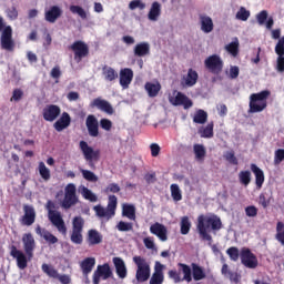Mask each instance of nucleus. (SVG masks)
Returning a JSON list of instances; mask_svg holds the SVG:
<instances>
[{
	"mask_svg": "<svg viewBox=\"0 0 284 284\" xmlns=\"http://www.w3.org/2000/svg\"><path fill=\"white\" fill-rule=\"evenodd\" d=\"M23 250L19 251L17 246H11L10 255L17 260V266L19 270H26L28 267V261H32L34 257V250H37V241L32 233H24L22 235Z\"/></svg>",
	"mask_w": 284,
	"mask_h": 284,
	"instance_id": "obj_1",
	"label": "nucleus"
},
{
	"mask_svg": "<svg viewBox=\"0 0 284 284\" xmlns=\"http://www.w3.org/2000/svg\"><path fill=\"white\" fill-rule=\"evenodd\" d=\"M223 227V222L217 215H199L196 230L202 241H212V235L207 232H219Z\"/></svg>",
	"mask_w": 284,
	"mask_h": 284,
	"instance_id": "obj_2",
	"label": "nucleus"
},
{
	"mask_svg": "<svg viewBox=\"0 0 284 284\" xmlns=\"http://www.w3.org/2000/svg\"><path fill=\"white\" fill-rule=\"evenodd\" d=\"M45 210L51 225H53L62 236H68V226L65 225L63 215H61V212L57 211V205L52 200L47 202Z\"/></svg>",
	"mask_w": 284,
	"mask_h": 284,
	"instance_id": "obj_3",
	"label": "nucleus"
},
{
	"mask_svg": "<svg viewBox=\"0 0 284 284\" xmlns=\"http://www.w3.org/2000/svg\"><path fill=\"white\" fill-rule=\"evenodd\" d=\"M119 205V199L116 195H109L108 197V205L104 207L101 204L93 206V211L98 219H104V221H110L116 216V207Z\"/></svg>",
	"mask_w": 284,
	"mask_h": 284,
	"instance_id": "obj_4",
	"label": "nucleus"
},
{
	"mask_svg": "<svg viewBox=\"0 0 284 284\" xmlns=\"http://www.w3.org/2000/svg\"><path fill=\"white\" fill-rule=\"evenodd\" d=\"M133 263L136 265L135 278L138 283H145V281H150V276L152 274L150 262L141 255H135L133 256Z\"/></svg>",
	"mask_w": 284,
	"mask_h": 284,
	"instance_id": "obj_5",
	"label": "nucleus"
},
{
	"mask_svg": "<svg viewBox=\"0 0 284 284\" xmlns=\"http://www.w3.org/2000/svg\"><path fill=\"white\" fill-rule=\"evenodd\" d=\"M271 92L267 90H264L260 93H253L250 97V110L251 114H254L256 112H263L265 108H267V99L270 97Z\"/></svg>",
	"mask_w": 284,
	"mask_h": 284,
	"instance_id": "obj_6",
	"label": "nucleus"
},
{
	"mask_svg": "<svg viewBox=\"0 0 284 284\" xmlns=\"http://www.w3.org/2000/svg\"><path fill=\"white\" fill-rule=\"evenodd\" d=\"M83 227H85V220L81 216L73 217L70 240L74 245H81L83 243Z\"/></svg>",
	"mask_w": 284,
	"mask_h": 284,
	"instance_id": "obj_7",
	"label": "nucleus"
},
{
	"mask_svg": "<svg viewBox=\"0 0 284 284\" xmlns=\"http://www.w3.org/2000/svg\"><path fill=\"white\" fill-rule=\"evenodd\" d=\"M240 258L242 265L248 270H256V267H258V257H256L255 254L252 253V250L248 247H243L241 250Z\"/></svg>",
	"mask_w": 284,
	"mask_h": 284,
	"instance_id": "obj_8",
	"label": "nucleus"
},
{
	"mask_svg": "<svg viewBox=\"0 0 284 284\" xmlns=\"http://www.w3.org/2000/svg\"><path fill=\"white\" fill-rule=\"evenodd\" d=\"M79 203V197H77V186L72 183L64 187V199L62 201V207L64 210H70L72 205Z\"/></svg>",
	"mask_w": 284,
	"mask_h": 284,
	"instance_id": "obj_9",
	"label": "nucleus"
},
{
	"mask_svg": "<svg viewBox=\"0 0 284 284\" xmlns=\"http://www.w3.org/2000/svg\"><path fill=\"white\" fill-rule=\"evenodd\" d=\"M80 149L85 161H89L90 168H94V163L92 161H99V159H101V151L92 149L88 143H80Z\"/></svg>",
	"mask_w": 284,
	"mask_h": 284,
	"instance_id": "obj_10",
	"label": "nucleus"
},
{
	"mask_svg": "<svg viewBox=\"0 0 284 284\" xmlns=\"http://www.w3.org/2000/svg\"><path fill=\"white\" fill-rule=\"evenodd\" d=\"M23 212L24 214L20 220L21 225H26L27 227L34 225V221H37V211L34 210V206L24 204Z\"/></svg>",
	"mask_w": 284,
	"mask_h": 284,
	"instance_id": "obj_11",
	"label": "nucleus"
},
{
	"mask_svg": "<svg viewBox=\"0 0 284 284\" xmlns=\"http://www.w3.org/2000/svg\"><path fill=\"white\" fill-rule=\"evenodd\" d=\"M101 276L103 281H108L112 276V268H110V264L104 263L103 265H98L97 271L93 273V284L101 283Z\"/></svg>",
	"mask_w": 284,
	"mask_h": 284,
	"instance_id": "obj_12",
	"label": "nucleus"
},
{
	"mask_svg": "<svg viewBox=\"0 0 284 284\" xmlns=\"http://www.w3.org/2000/svg\"><path fill=\"white\" fill-rule=\"evenodd\" d=\"M204 64L207 68V70H210V72H212L213 74H219V72L223 70V60H221V57L216 54L209 57L204 61Z\"/></svg>",
	"mask_w": 284,
	"mask_h": 284,
	"instance_id": "obj_13",
	"label": "nucleus"
},
{
	"mask_svg": "<svg viewBox=\"0 0 284 284\" xmlns=\"http://www.w3.org/2000/svg\"><path fill=\"white\" fill-rule=\"evenodd\" d=\"M1 48L12 52L14 50V41L12 40V28L6 27L1 34Z\"/></svg>",
	"mask_w": 284,
	"mask_h": 284,
	"instance_id": "obj_14",
	"label": "nucleus"
},
{
	"mask_svg": "<svg viewBox=\"0 0 284 284\" xmlns=\"http://www.w3.org/2000/svg\"><path fill=\"white\" fill-rule=\"evenodd\" d=\"M70 48L74 51V59L78 60V63L90 54V49L83 41H75Z\"/></svg>",
	"mask_w": 284,
	"mask_h": 284,
	"instance_id": "obj_15",
	"label": "nucleus"
},
{
	"mask_svg": "<svg viewBox=\"0 0 284 284\" xmlns=\"http://www.w3.org/2000/svg\"><path fill=\"white\" fill-rule=\"evenodd\" d=\"M61 114V108L55 104H49L43 109V119L44 121H57L59 115Z\"/></svg>",
	"mask_w": 284,
	"mask_h": 284,
	"instance_id": "obj_16",
	"label": "nucleus"
},
{
	"mask_svg": "<svg viewBox=\"0 0 284 284\" xmlns=\"http://www.w3.org/2000/svg\"><path fill=\"white\" fill-rule=\"evenodd\" d=\"M275 52L278 55L276 61L277 72H284V37H282L275 45Z\"/></svg>",
	"mask_w": 284,
	"mask_h": 284,
	"instance_id": "obj_17",
	"label": "nucleus"
},
{
	"mask_svg": "<svg viewBox=\"0 0 284 284\" xmlns=\"http://www.w3.org/2000/svg\"><path fill=\"white\" fill-rule=\"evenodd\" d=\"M172 105H183L184 110H190L192 108L193 102L185 94L178 92L175 97L169 99Z\"/></svg>",
	"mask_w": 284,
	"mask_h": 284,
	"instance_id": "obj_18",
	"label": "nucleus"
},
{
	"mask_svg": "<svg viewBox=\"0 0 284 284\" xmlns=\"http://www.w3.org/2000/svg\"><path fill=\"white\" fill-rule=\"evenodd\" d=\"M151 234H154V236H158L160 241L165 242L168 241V227L165 225L155 222L150 226Z\"/></svg>",
	"mask_w": 284,
	"mask_h": 284,
	"instance_id": "obj_19",
	"label": "nucleus"
},
{
	"mask_svg": "<svg viewBox=\"0 0 284 284\" xmlns=\"http://www.w3.org/2000/svg\"><path fill=\"white\" fill-rule=\"evenodd\" d=\"M91 108H98V110H101L106 114H114V108H112V104H110V102L101 98L94 99L91 102Z\"/></svg>",
	"mask_w": 284,
	"mask_h": 284,
	"instance_id": "obj_20",
	"label": "nucleus"
},
{
	"mask_svg": "<svg viewBox=\"0 0 284 284\" xmlns=\"http://www.w3.org/2000/svg\"><path fill=\"white\" fill-rule=\"evenodd\" d=\"M112 261L115 267V274L119 278H128V266L125 265V261L121 257H113Z\"/></svg>",
	"mask_w": 284,
	"mask_h": 284,
	"instance_id": "obj_21",
	"label": "nucleus"
},
{
	"mask_svg": "<svg viewBox=\"0 0 284 284\" xmlns=\"http://www.w3.org/2000/svg\"><path fill=\"white\" fill-rule=\"evenodd\" d=\"M36 233L41 236L42 239L45 240V243H48L49 245H54L57 243H59V237L55 236L54 234H52L50 231L42 229L41 226H37L36 227Z\"/></svg>",
	"mask_w": 284,
	"mask_h": 284,
	"instance_id": "obj_22",
	"label": "nucleus"
},
{
	"mask_svg": "<svg viewBox=\"0 0 284 284\" xmlns=\"http://www.w3.org/2000/svg\"><path fill=\"white\" fill-rule=\"evenodd\" d=\"M62 14L63 10H61L58 6H53L44 12V19L48 21V23H57V19H59Z\"/></svg>",
	"mask_w": 284,
	"mask_h": 284,
	"instance_id": "obj_23",
	"label": "nucleus"
},
{
	"mask_svg": "<svg viewBox=\"0 0 284 284\" xmlns=\"http://www.w3.org/2000/svg\"><path fill=\"white\" fill-rule=\"evenodd\" d=\"M85 125L90 136H99V120H97V116L88 115Z\"/></svg>",
	"mask_w": 284,
	"mask_h": 284,
	"instance_id": "obj_24",
	"label": "nucleus"
},
{
	"mask_svg": "<svg viewBox=\"0 0 284 284\" xmlns=\"http://www.w3.org/2000/svg\"><path fill=\"white\" fill-rule=\"evenodd\" d=\"M200 28L205 34H210L214 30V21L205 14H200Z\"/></svg>",
	"mask_w": 284,
	"mask_h": 284,
	"instance_id": "obj_25",
	"label": "nucleus"
},
{
	"mask_svg": "<svg viewBox=\"0 0 284 284\" xmlns=\"http://www.w3.org/2000/svg\"><path fill=\"white\" fill-rule=\"evenodd\" d=\"M133 78L134 72H132L131 69L120 71V85H122L123 90H128V88H130V83H132Z\"/></svg>",
	"mask_w": 284,
	"mask_h": 284,
	"instance_id": "obj_26",
	"label": "nucleus"
},
{
	"mask_svg": "<svg viewBox=\"0 0 284 284\" xmlns=\"http://www.w3.org/2000/svg\"><path fill=\"white\" fill-rule=\"evenodd\" d=\"M251 172H253L255 176V185L257 190H261V187H263V184L265 183V173L256 164H251Z\"/></svg>",
	"mask_w": 284,
	"mask_h": 284,
	"instance_id": "obj_27",
	"label": "nucleus"
},
{
	"mask_svg": "<svg viewBox=\"0 0 284 284\" xmlns=\"http://www.w3.org/2000/svg\"><path fill=\"white\" fill-rule=\"evenodd\" d=\"M70 123H72L70 114L68 112H63L61 118L53 124V128L57 130V132H63L65 128L70 126Z\"/></svg>",
	"mask_w": 284,
	"mask_h": 284,
	"instance_id": "obj_28",
	"label": "nucleus"
},
{
	"mask_svg": "<svg viewBox=\"0 0 284 284\" xmlns=\"http://www.w3.org/2000/svg\"><path fill=\"white\" fill-rule=\"evenodd\" d=\"M94 265H97V260L94 257H85L81 263L80 267L82 271V274L84 276H88L94 270Z\"/></svg>",
	"mask_w": 284,
	"mask_h": 284,
	"instance_id": "obj_29",
	"label": "nucleus"
},
{
	"mask_svg": "<svg viewBox=\"0 0 284 284\" xmlns=\"http://www.w3.org/2000/svg\"><path fill=\"white\" fill-rule=\"evenodd\" d=\"M196 81H199V73L192 69H189L186 77L183 78L182 85L192 88V85H196Z\"/></svg>",
	"mask_w": 284,
	"mask_h": 284,
	"instance_id": "obj_30",
	"label": "nucleus"
},
{
	"mask_svg": "<svg viewBox=\"0 0 284 284\" xmlns=\"http://www.w3.org/2000/svg\"><path fill=\"white\" fill-rule=\"evenodd\" d=\"M144 88L151 99L159 97V92H161V83L159 82H146Z\"/></svg>",
	"mask_w": 284,
	"mask_h": 284,
	"instance_id": "obj_31",
	"label": "nucleus"
},
{
	"mask_svg": "<svg viewBox=\"0 0 284 284\" xmlns=\"http://www.w3.org/2000/svg\"><path fill=\"white\" fill-rule=\"evenodd\" d=\"M88 243L89 245H100V243H103V235H101L97 230H89Z\"/></svg>",
	"mask_w": 284,
	"mask_h": 284,
	"instance_id": "obj_32",
	"label": "nucleus"
},
{
	"mask_svg": "<svg viewBox=\"0 0 284 284\" xmlns=\"http://www.w3.org/2000/svg\"><path fill=\"white\" fill-rule=\"evenodd\" d=\"M159 17H161V3L155 1L150 8L148 19L149 21H159Z\"/></svg>",
	"mask_w": 284,
	"mask_h": 284,
	"instance_id": "obj_33",
	"label": "nucleus"
},
{
	"mask_svg": "<svg viewBox=\"0 0 284 284\" xmlns=\"http://www.w3.org/2000/svg\"><path fill=\"white\" fill-rule=\"evenodd\" d=\"M122 216H125L129 221H136V207L132 204H123Z\"/></svg>",
	"mask_w": 284,
	"mask_h": 284,
	"instance_id": "obj_34",
	"label": "nucleus"
},
{
	"mask_svg": "<svg viewBox=\"0 0 284 284\" xmlns=\"http://www.w3.org/2000/svg\"><path fill=\"white\" fill-rule=\"evenodd\" d=\"M135 57H148L150 54V43L141 42L134 48Z\"/></svg>",
	"mask_w": 284,
	"mask_h": 284,
	"instance_id": "obj_35",
	"label": "nucleus"
},
{
	"mask_svg": "<svg viewBox=\"0 0 284 284\" xmlns=\"http://www.w3.org/2000/svg\"><path fill=\"white\" fill-rule=\"evenodd\" d=\"M180 272H182L183 277L182 281H186V283H192V268L187 264L179 263Z\"/></svg>",
	"mask_w": 284,
	"mask_h": 284,
	"instance_id": "obj_36",
	"label": "nucleus"
},
{
	"mask_svg": "<svg viewBox=\"0 0 284 284\" xmlns=\"http://www.w3.org/2000/svg\"><path fill=\"white\" fill-rule=\"evenodd\" d=\"M193 152L195 154L196 161H200L201 163L205 161V154H207V151L203 144H194Z\"/></svg>",
	"mask_w": 284,
	"mask_h": 284,
	"instance_id": "obj_37",
	"label": "nucleus"
},
{
	"mask_svg": "<svg viewBox=\"0 0 284 284\" xmlns=\"http://www.w3.org/2000/svg\"><path fill=\"white\" fill-rule=\"evenodd\" d=\"M199 134L203 139H212L214 136V123L211 122L205 128H201Z\"/></svg>",
	"mask_w": 284,
	"mask_h": 284,
	"instance_id": "obj_38",
	"label": "nucleus"
},
{
	"mask_svg": "<svg viewBox=\"0 0 284 284\" xmlns=\"http://www.w3.org/2000/svg\"><path fill=\"white\" fill-rule=\"evenodd\" d=\"M193 121L199 125H204V123H207V112L201 109L197 110L193 116Z\"/></svg>",
	"mask_w": 284,
	"mask_h": 284,
	"instance_id": "obj_39",
	"label": "nucleus"
},
{
	"mask_svg": "<svg viewBox=\"0 0 284 284\" xmlns=\"http://www.w3.org/2000/svg\"><path fill=\"white\" fill-rule=\"evenodd\" d=\"M224 50H226V52L233 57H239V38H234V41L226 44Z\"/></svg>",
	"mask_w": 284,
	"mask_h": 284,
	"instance_id": "obj_40",
	"label": "nucleus"
},
{
	"mask_svg": "<svg viewBox=\"0 0 284 284\" xmlns=\"http://www.w3.org/2000/svg\"><path fill=\"white\" fill-rule=\"evenodd\" d=\"M171 196L175 203H179V201H183V193L181 192V187H179V184H171Z\"/></svg>",
	"mask_w": 284,
	"mask_h": 284,
	"instance_id": "obj_41",
	"label": "nucleus"
},
{
	"mask_svg": "<svg viewBox=\"0 0 284 284\" xmlns=\"http://www.w3.org/2000/svg\"><path fill=\"white\" fill-rule=\"evenodd\" d=\"M239 181H240V183L242 185L247 187V185H250V183H252V172H250V171H241L239 173Z\"/></svg>",
	"mask_w": 284,
	"mask_h": 284,
	"instance_id": "obj_42",
	"label": "nucleus"
},
{
	"mask_svg": "<svg viewBox=\"0 0 284 284\" xmlns=\"http://www.w3.org/2000/svg\"><path fill=\"white\" fill-rule=\"evenodd\" d=\"M180 232L183 235L190 234V230L192 227V222H190V217L187 216H183L181 219V223H180Z\"/></svg>",
	"mask_w": 284,
	"mask_h": 284,
	"instance_id": "obj_43",
	"label": "nucleus"
},
{
	"mask_svg": "<svg viewBox=\"0 0 284 284\" xmlns=\"http://www.w3.org/2000/svg\"><path fill=\"white\" fill-rule=\"evenodd\" d=\"M192 272L194 281H203L205 278V272L195 263H192Z\"/></svg>",
	"mask_w": 284,
	"mask_h": 284,
	"instance_id": "obj_44",
	"label": "nucleus"
},
{
	"mask_svg": "<svg viewBox=\"0 0 284 284\" xmlns=\"http://www.w3.org/2000/svg\"><path fill=\"white\" fill-rule=\"evenodd\" d=\"M103 75L106 81H114L115 79H119V73L110 67L103 68Z\"/></svg>",
	"mask_w": 284,
	"mask_h": 284,
	"instance_id": "obj_45",
	"label": "nucleus"
},
{
	"mask_svg": "<svg viewBox=\"0 0 284 284\" xmlns=\"http://www.w3.org/2000/svg\"><path fill=\"white\" fill-rule=\"evenodd\" d=\"M42 272L47 274V276H50V278L59 277V271H57L52 265L42 264Z\"/></svg>",
	"mask_w": 284,
	"mask_h": 284,
	"instance_id": "obj_46",
	"label": "nucleus"
},
{
	"mask_svg": "<svg viewBox=\"0 0 284 284\" xmlns=\"http://www.w3.org/2000/svg\"><path fill=\"white\" fill-rule=\"evenodd\" d=\"M275 239L284 247V223L283 222H277L276 223Z\"/></svg>",
	"mask_w": 284,
	"mask_h": 284,
	"instance_id": "obj_47",
	"label": "nucleus"
},
{
	"mask_svg": "<svg viewBox=\"0 0 284 284\" xmlns=\"http://www.w3.org/2000/svg\"><path fill=\"white\" fill-rule=\"evenodd\" d=\"M39 174L41 176V179H43V181H50L51 174H50V169H48V166H45V163L43 162H39Z\"/></svg>",
	"mask_w": 284,
	"mask_h": 284,
	"instance_id": "obj_48",
	"label": "nucleus"
},
{
	"mask_svg": "<svg viewBox=\"0 0 284 284\" xmlns=\"http://www.w3.org/2000/svg\"><path fill=\"white\" fill-rule=\"evenodd\" d=\"M226 254L227 256L234 262L236 263V261H239V258H241V252L239 251V247L236 246H231L226 250Z\"/></svg>",
	"mask_w": 284,
	"mask_h": 284,
	"instance_id": "obj_49",
	"label": "nucleus"
},
{
	"mask_svg": "<svg viewBox=\"0 0 284 284\" xmlns=\"http://www.w3.org/2000/svg\"><path fill=\"white\" fill-rule=\"evenodd\" d=\"M116 230L119 232H132V230H134V224H132V222L120 221L116 224Z\"/></svg>",
	"mask_w": 284,
	"mask_h": 284,
	"instance_id": "obj_50",
	"label": "nucleus"
},
{
	"mask_svg": "<svg viewBox=\"0 0 284 284\" xmlns=\"http://www.w3.org/2000/svg\"><path fill=\"white\" fill-rule=\"evenodd\" d=\"M69 10L72 14H79L83 20L88 19V12H85V9L82 7L70 6Z\"/></svg>",
	"mask_w": 284,
	"mask_h": 284,
	"instance_id": "obj_51",
	"label": "nucleus"
},
{
	"mask_svg": "<svg viewBox=\"0 0 284 284\" xmlns=\"http://www.w3.org/2000/svg\"><path fill=\"white\" fill-rule=\"evenodd\" d=\"M223 156L227 163H231V165H239V159L236 158L233 150L226 151Z\"/></svg>",
	"mask_w": 284,
	"mask_h": 284,
	"instance_id": "obj_52",
	"label": "nucleus"
},
{
	"mask_svg": "<svg viewBox=\"0 0 284 284\" xmlns=\"http://www.w3.org/2000/svg\"><path fill=\"white\" fill-rule=\"evenodd\" d=\"M82 196L87 200V201H91V203H97L98 197L97 194H94L92 191H90V189L88 187H83L82 190Z\"/></svg>",
	"mask_w": 284,
	"mask_h": 284,
	"instance_id": "obj_53",
	"label": "nucleus"
},
{
	"mask_svg": "<svg viewBox=\"0 0 284 284\" xmlns=\"http://www.w3.org/2000/svg\"><path fill=\"white\" fill-rule=\"evenodd\" d=\"M235 19H237L239 21H247V19H250V11L246 10L244 7H241L235 16Z\"/></svg>",
	"mask_w": 284,
	"mask_h": 284,
	"instance_id": "obj_54",
	"label": "nucleus"
},
{
	"mask_svg": "<svg viewBox=\"0 0 284 284\" xmlns=\"http://www.w3.org/2000/svg\"><path fill=\"white\" fill-rule=\"evenodd\" d=\"M81 173L85 181H91L92 183H97V181H99V178H97V175L92 171L82 170Z\"/></svg>",
	"mask_w": 284,
	"mask_h": 284,
	"instance_id": "obj_55",
	"label": "nucleus"
},
{
	"mask_svg": "<svg viewBox=\"0 0 284 284\" xmlns=\"http://www.w3.org/2000/svg\"><path fill=\"white\" fill-rule=\"evenodd\" d=\"M129 9L131 10H145V3L143 0H133L129 3Z\"/></svg>",
	"mask_w": 284,
	"mask_h": 284,
	"instance_id": "obj_56",
	"label": "nucleus"
},
{
	"mask_svg": "<svg viewBox=\"0 0 284 284\" xmlns=\"http://www.w3.org/2000/svg\"><path fill=\"white\" fill-rule=\"evenodd\" d=\"M104 192L105 194H119V192H121V186H119L116 183H110L105 187Z\"/></svg>",
	"mask_w": 284,
	"mask_h": 284,
	"instance_id": "obj_57",
	"label": "nucleus"
},
{
	"mask_svg": "<svg viewBox=\"0 0 284 284\" xmlns=\"http://www.w3.org/2000/svg\"><path fill=\"white\" fill-rule=\"evenodd\" d=\"M245 214L250 219H254L255 216H258V209L254 205H248L245 207Z\"/></svg>",
	"mask_w": 284,
	"mask_h": 284,
	"instance_id": "obj_58",
	"label": "nucleus"
},
{
	"mask_svg": "<svg viewBox=\"0 0 284 284\" xmlns=\"http://www.w3.org/2000/svg\"><path fill=\"white\" fill-rule=\"evenodd\" d=\"M169 278H172L174 283H183V280L181 277V272H178L176 270L169 271Z\"/></svg>",
	"mask_w": 284,
	"mask_h": 284,
	"instance_id": "obj_59",
	"label": "nucleus"
},
{
	"mask_svg": "<svg viewBox=\"0 0 284 284\" xmlns=\"http://www.w3.org/2000/svg\"><path fill=\"white\" fill-rule=\"evenodd\" d=\"M164 276L160 273H153L150 278V284H163Z\"/></svg>",
	"mask_w": 284,
	"mask_h": 284,
	"instance_id": "obj_60",
	"label": "nucleus"
},
{
	"mask_svg": "<svg viewBox=\"0 0 284 284\" xmlns=\"http://www.w3.org/2000/svg\"><path fill=\"white\" fill-rule=\"evenodd\" d=\"M267 17H268V13L265 10L257 13L256 19H257L258 26H265V22L267 21Z\"/></svg>",
	"mask_w": 284,
	"mask_h": 284,
	"instance_id": "obj_61",
	"label": "nucleus"
},
{
	"mask_svg": "<svg viewBox=\"0 0 284 284\" xmlns=\"http://www.w3.org/2000/svg\"><path fill=\"white\" fill-rule=\"evenodd\" d=\"M226 277L231 281V283H241V275H239V273L236 272H229V275H226Z\"/></svg>",
	"mask_w": 284,
	"mask_h": 284,
	"instance_id": "obj_62",
	"label": "nucleus"
},
{
	"mask_svg": "<svg viewBox=\"0 0 284 284\" xmlns=\"http://www.w3.org/2000/svg\"><path fill=\"white\" fill-rule=\"evenodd\" d=\"M275 164L283 163L284 161V149H278L275 151Z\"/></svg>",
	"mask_w": 284,
	"mask_h": 284,
	"instance_id": "obj_63",
	"label": "nucleus"
},
{
	"mask_svg": "<svg viewBox=\"0 0 284 284\" xmlns=\"http://www.w3.org/2000/svg\"><path fill=\"white\" fill-rule=\"evenodd\" d=\"M150 150L152 156H159L161 154V146L158 143H152Z\"/></svg>",
	"mask_w": 284,
	"mask_h": 284,
	"instance_id": "obj_64",
	"label": "nucleus"
}]
</instances>
